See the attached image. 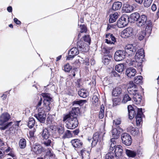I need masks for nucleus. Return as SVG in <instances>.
Here are the masks:
<instances>
[{
  "label": "nucleus",
  "mask_w": 159,
  "mask_h": 159,
  "mask_svg": "<svg viewBox=\"0 0 159 159\" xmlns=\"http://www.w3.org/2000/svg\"><path fill=\"white\" fill-rule=\"evenodd\" d=\"M137 25L139 27L144 25L146 26L145 31L148 34H151L152 28V24L150 20H147V18L145 15L140 16L137 22Z\"/></svg>",
  "instance_id": "obj_1"
},
{
  "label": "nucleus",
  "mask_w": 159,
  "mask_h": 159,
  "mask_svg": "<svg viewBox=\"0 0 159 159\" xmlns=\"http://www.w3.org/2000/svg\"><path fill=\"white\" fill-rule=\"evenodd\" d=\"M144 57V51L143 48H141L137 52L135 56V61H133L130 62V65L135 67L140 66L143 61Z\"/></svg>",
  "instance_id": "obj_2"
},
{
  "label": "nucleus",
  "mask_w": 159,
  "mask_h": 159,
  "mask_svg": "<svg viewBox=\"0 0 159 159\" xmlns=\"http://www.w3.org/2000/svg\"><path fill=\"white\" fill-rule=\"evenodd\" d=\"M66 120V126L68 129H73L77 126L78 122L77 117L67 114L64 116L63 121H65Z\"/></svg>",
  "instance_id": "obj_3"
},
{
  "label": "nucleus",
  "mask_w": 159,
  "mask_h": 159,
  "mask_svg": "<svg viewBox=\"0 0 159 159\" xmlns=\"http://www.w3.org/2000/svg\"><path fill=\"white\" fill-rule=\"evenodd\" d=\"M42 96L44 98L43 106V107L46 112L49 111L52 107L51 103L53 100L51 97V94L48 93H42Z\"/></svg>",
  "instance_id": "obj_4"
},
{
  "label": "nucleus",
  "mask_w": 159,
  "mask_h": 159,
  "mask_svg": "<svg viewBox=\"0 0 159 159\" xmlns=\"http://www.w3.org/2000/svg\"><path fill=\"white\" fill-rule=\"evenodd\" d=\"M86 102V100H76L74 101L73 102V105L74 107L68 115L77 117V116L80 112V108L79 107L82 105Z\"/></svg>",
  "instance_id": "obj_5"
},
{
  "label": "nucleus",
  "mask_w": 159,
  "mask_h": 159,
  "mask_svg": "<svg viewBox=\"0 0 159 159\" xmlns=\"http://www.w3.org/2000/svg\"><path fill=\"white\" fill-rule=\"evenodd\" d=\"M38 113L35 114L34 116L40 122L44 123L46 118V115L44 113V109L42 107H39L38 109Z\"/></svg>",
  "instance_id": "obj_6"
},
{
  "label": "nucleus",
  "mask_w": 159,
  "mask_h": 159,
  "mask_svg": "<svg viewBox=\"0 0 159 159\" xmlns=\"http://www.w3.org/2000/svg\"><path fill=\"white\" fill-rule=\"evenodd\" d=\"M50 128L52 130V133L54 135L57 137L59 136L64 132V128L62 126H51Z\"/></svg>",
  "instance_id": "obj_7"
},
{
  "label": "nucleus",
  "mask_w": 159,
  "mask_h": 159,
  "mask_svg": "<svg viewBox=\"0 0 159 159\" xmlns=\"http://www.w3.org/2000/svg\"><path fill=\"white\" fill-rule=\"evenodd\" d=\"M129 16L126 15H122L117 21V25L120 28H122L126 26L128 23Z\"/></svg>",
  "instance_id": "obj_8"
},
{
  "label": "nucleus",
  "mask_w": 159,
  "mask_h": 159,
  "mask_svg": "<svg viewBox=\"0 0 159 159\" xmlns=\"http://www.w3.org/2000/svg\"><path fill=\"white\" fill-rule=\"evenodd\" d=\"M137 46L132 44H128L125 47V53H126L129 56L134 54L136 51Z\"/></svg>",
  "instance_id": "obj_9"
},
{
  "label": "nucleus",
  "mask_w": 159,
  "mask_h": 159,
  "mask_svg": "<svg viewBox=\"0 0 159 159\" xmlns=\"http://www.w3.org/2000/svg\"><path fill=\"white\" fill-rule=\"evenodd\" d=\"M122 143L126 146L130 145L132 142V139L129 134L127 133H124L121 135Z\"/></svg>",
  "instance_id": "obj_10"
},
{
  "label": "nucleus",
  "mask_w": 159,
  "mask_h": 159,
  "mask_svg": "<svg viewBox=\"0 0 159 159\" xmlns=\"http://www.w3.org/2000/svg\"><path fill=\"white\" fill-rule=\"evenodd\" d=\"M11 116L7 112H4L0 116V125H4L11 118Z\"/></svg>",
  "instance_id": "obj_11"
},
{
  "label": "nucleus",
  "mask_w": 159,
  "mask_h": 159,
  "mask_svg": "<svg viewBox=\"0 0 159 159\" xmlns=\"http://www.w3.org/2000/svg\"><path fill=\"white\" fill-rule=\"evenodd\" d=\"M125 54L124 51L118 50L115 54L114 59L116 61H121L125 58Z\"/></svg>",
  "instance_id": "obj_12"
},
{
  "label": "nucleus",
  "mask_w": 159,
  "mask_h": 159,
  "mask_svg": "<svg viewBox=\"0 0 159 159\" xmlns=\"http://www.w3.org/2000/svg\"><path fill=\"white\" fill-rule=\"evenodd\" d=\"M79 53V50L76 48H73L68 52V56L67 57L66 60H70L73 58L74 57Z\"/></svg>",
  "instance_id": "obj_13"
},
{
  "label": "nucleus",
  "mask_w": 159,
  "mask_h": 159,
  "mask_svg": "<svg viewBox=\"0 0 159 159\" xmlns=\"http://www.w3.org/2000/svg\"><path fill=\"white\" fill-rule=\"evenodd\" d=\"M88 46L83 41H79L77 43V48L79 51L83 52L87 51L88 50Z\"/></svg>",
  "instance_id": "obj_14"
},
{
  "label": "nucleus",
  "mask_w": 159,
  "mask_h": 159,
  "mask_svg": "<svg viewBox=\"0 0 159 159\" xmlns=\"http://www.w3.org/2000/svg\"><path fill=\"white\" fill-rule=\"evenodd\" d=\"M137 86L133 82H130L127 89V91L129 94H134L135 92H137L136 89Z\"/></svg>",
  "instance_id": "obj_15"
},
{
  "label": "nucleus",
  "mask_w": 159,
  "mask_h": 159,
  "mask_svg": "<svg viewBox=\"0 0 159 159\" xmlns=\"http://www.w3.org/2000/svg\"><path fill=\"white\" fill-rule=\"evenodd\" d=\"M43 150V147L40 144L35 143L32 148V151L36 154H39Z\"/></svg>",
  "instance_id": "obj_16"
},
{
  "label": "nucleus",
  "mask_w": 159,
  "mask_h": 159,
  "mask_svg": "<svg viewBox=\"0 0 159 159\" xmlns=\"http://www.w3.org/2000/svg\"><path fill=\"white\" fill-rule=\"evenodd\" d=\"M122 33L126 37H130L134 34L133 29L131 27H128L125 29Z\"/></svg>",
  "instance_id": "obj_17"
},
{
  "label": "nucleus",
  "mask_w": 159,
  "mask_h": 159,
  "mask_svg": "<svg viewBox=\"0 0 159 159\" xmlns=\"http://www.w3.org/2000/svg\"><path fill=\"white\" fill-rule=\"evenodd\" d=\"M136 73L135 69L133 67H129L127 69L125 72L126 75L130 78L134 76Z\"/></svg>",
  "instance_id": "obj_18"
},
{
  "label": "nucleus",
  "mask_w": 159,
  "mask_h": 159,
  "mask_svg": "<svg viewBox=\"0 0 159 159\" xmlns=\"http://www.w3.org/2000/svg\"><path fill=\"white\" fill-rule=\"evenodd\" d=\"M122 146L120 145H117L115 149V155L117 158H119L121 156L122 153Z\"/></svg>",
  "instance_id": "obj_19"
},
{
  "label": "nucleus",
  "mask_w": 159,
  "mask_h": 159,
  "mask_svg": "<svg viewBox=\"0 0 159 159\" xmlns=\"http://www.w3.org/2000/svg\"><path fill=\"white\" fill-rule=\"evenodd\" d=\"M130 95H134L133 100L136 104H140L142 99L141 96L137 92H135L134 94H130Z\"/></svg>",
  "instance_id": "obj_20"
},
{
  "label": "nucleus",
  "mask_w": 159,
  "mask_h": 159,
  "mask_svg": "<svg viewBox=\"0 0 159 159\" xmlns=\"http://www.w3.org/2000/svg\"><path fill=\"white\" fill-rule=\"evenodd\" d=\"M71 143L75 148H79L82 145V143L78 139H75L72 140Z\"/></svg>",
  "instance_id": "obj_21"
},
{
  "label": "nucleus",
  "mask_w": 159,
  "mask_h": 159,
  "mask_svg": "<svg viewBox=\"0 0 159 159\" xmlns=\"http://www.w3.org/2000/svg\"><path fill=\"white\" fill-rule=\"evenodd\" d=\"M120 130H118L116 128H113L112 131L113 138L115 140L118 138L120 132L123 131V130L121 128L119 129Z\"/></svg>",
  "instance_id": "obj_22"
},
{
  "label": "nucleus",
  "mask_w": 159,
  "mask_h": 159,
  "mask_svg": "<svg viewBox=\"0 0 159 159\" xmlns=\"http://www.w3.org/2000/svg\"><path fill=\"white\" fill-rule=\"evenodd\" d=\"M127 130L134 135H137L139 133V131L137 128H135L132 126H129L127 128Z\"/></svg>",
  "instance_id": "obj_23"
},
{
  "label": "nucleus",
  "mask_w": 159,
  "mask_h": 159,
  "mask_svg": "<svg viewBox=\"0 0 159 159\" xmlns=\"http://www.w3.org/2000/svg\"><path fill=\"white\" fill-rule=\"evenodd\" d=\"M122 5V3L121 2H114L112 5L111 9L114 11L119 10Z\"/></svg>",
  "instance_id": "obj_24"
},
{
  "label": "nucleus",
  "mask_w": 159,
  "mask_h": 159,
  "mask_svg": "<svg viewBox=\"0 0 159 159\" xmlns=\"http://www.w3.org/2000/svg\"><path fill=\"white\" fill-rule=\"evenodd\" d=\"M134 8L132 6L128 4L124 5L123 10L126 13H129L133 11Z\"/></svg>",
  "instance_id": "obj_25"
},
{
  "label": "nucleus",
  "mask_w": 159,
  "mask_h": 159,
  "mask_svg": "<svg viewBox=\"0 0 159 159\" xmlns=\"http://www.w3.org/2000/svg\"><path fill=\"white\" fill-rule=\"evenodd\" d=\"M121 93V89L119 87H116L113 89L112 91L113 96L116 97L120 95Z\"/></svg>",
  "instance_id": "obj_26"
},
{
  "label": "nucleus",
  "mask_w": 159,
  "mask_h": 159,
  "mask_svg": "<svg viewBox=\"0 0 159 159\" xmlns=\"http://www.w3.org/2000/svg\"><path fill=\"white\" fill-rule=\"evenodd\" d=\"M118 14L117 12H115L114 13L111 14L110 16L109 22L112 23L115 22L118 17Z\"/></svg>",
  "instance_id": "obj_27"
},
{
  "label": "nucleus",
  "mask_w": 159,
  "mask_h": 159,
  "mask_svg": "<svg viewBox=\"0 0 159 159\" xmlns=\"http://www.w3.org/2000/svg\"><path fill=\"white\" fill-rule=\"evenodd\" d=\"M41 134L43 139H48L50 136L49 132L46 128L43 129V131L41 133Z\"/></svg>",
  "instance_id": "obj_28"
},
{
  "label": "nucleus",
  "mask_w": 159,
  "mask_h": 159,
  "mask_svg": "<svg viewBox=\"0 0 159 159\" xmlns=\"http://www.w3.org/2000/svg\"><path fill=\"white\" fill-rule=\"evenodd\" d=\"M125 152L127 156L129 157H134L136 155L135 152L130 150L126 149Z\"/></svg>",
  "instance_id": "obj_29"
},
{
  "label": "nucleus",
  "mask_w": 159,
  "mask_h": 159,
  "mask_svg": "<svg viewBox=\"0 0 159 159\" xmlns=\"http://www.w3.org/2000/svg\"><path fill=\"white\" fill-rule=\"evenodd\" d=\"M78 94L80 97L83 98H85L88 95L87 91L83 89L78 91Z\"/></svg>",
  "instance_id": "obj_30"
},
{
  "label": "nucleus",
  "mask_w": 159,
  "mask_h": 159,
  "mask_svg": "<svg viewBox=\"0 0 159 159\" xmlns=\"http://www.w3.org/2000/svg\"><path fill=\"white\" fill-rule=\"evenodd\" d=\"M140 16L139 14L137 12H135L131 14L130 18L131 20L132 21H137Z\"/></svg>",
  "instance_id": "obj_31"
},
{
  "label": "nucleus",
  "mask_w": 159,
  "mask_h": 159,
  "mask_svg": "<svg viewBox=\"0 0 159 159\" xmlns=\"http://www.w3.org/2000/svg\"><path fill=\"white\" fill-rule=\"evenodd\" d=\"M115 70L118 72H122L124 69V65L123 64H120L115 66Z\"/></svg>",
  "instance_id": "obj_32"
},
{
  "label": "nucleus",
  "mask_w": 159,
  "mask_h": 159,
  "mask_svg": "<svg viewBox=\"0 0 159 159\" xmlns=\"http://www.w3.org/2000/svg\"><path fill=\"white\" fill-rule=\"evenodd\" d=\"M112 59V56L111 55H107L105 56L103 61L105 65H108Z\"/></svg>",
  "instance_id": "obj_33"
},
{
  "label": "nucleus",
  "mask_w": 159,
  "mask_h": 159,
  "mask_svg": "<svg viewBox=\"0 0 159 159\" xmlns=\"http://www.w3.org/2000/svg\"><path fill=\"white\" fill-rule=\"evenodd\" d=\"M111 144L110 147V152H112L115 149L116 146V142L115 140L113 138H112L111 139Z\"/></svg>",
  "instance_id": "obj_34"
},
{
  "label": "nucleus",
  "mask_w": 159,
  "mask_h": 159,
  "mask_svg": "<svg viewBox=\"0 0 159 159\" xmlns=\"http://www.w3.org/2000/svg\"><path fill=\"white\" fill-rule=\"evenodd\" d=\"M19 145L21 148H24L26 146V141L24 139H21L19 141Z\"/></svg>",
  "instance_id": "obj_35"
},
{
  "label": "nucleus",
  "mask_w": 159,
  "mask_h": 159,
  "mask_svg": "<svg viewBox=\"0 0 159 159\" xmlns=\"http://www.w3.org/2000/svg\"><path fill=\"white\" fill-rule=\"evenodd\" d=\"M104 109L105 107L104 105H102L100 107V110L99 112V118L100 119H102L104 116Z\"/></svg>",
  "instance_id": "obj_36"
},
{
  "label": "nucleus",
  "mask_w": 159,
  "mask_h": 159,
  "mask_svg": "<svg viewBox=\"0 0 159 159\" xmlns=\"http://www.w3.org/2000/svg\"><path fill=\"white\" fill-rule=\"evenodd\" d=\"M150 34L148 33L145 30V31H142L141 32H140L138 34L139 39L140 40H143L144 38L145 34Z\"/></svg>",
  "instance_id": "obj_37"
},
{
  "label": "nucleus",
  "mask_w": 159,
  "mask_h": 159,
  "mask_svg": "<svg viewBox=\"0 0 159 159\" xmlns=\"http://www.w3.org/2000/svg\"><path fill=\"white\" fill-rule=\"evenodd\" d=\"M143 77L141 76H139L135 77L134 80V82L137 84H140L142 83Z\"/></svg>",
  "instance_id": "obj_38"
},
{
  "label": "nucleus",
  "mask_w": 159,
  "mask_h": 159,
  "mask_svg": "<svg viewBox=\"0 0 159 159\" xmlns=\"http://www.w3.org/2000/svg\"><path fill=\"white\" fill-rule=\"evenodd\" d=\"M90 151L85 149H83L81 151V155L83 158L86 157V156H89L90 154Z\"/></svg>",
  "instance_id": "obj_39"
},
{
  "label": "nucleus",
  "mask_w": 159,
  "mask_h": 159,
  "mask_svg": "<svg viewBox=\"0 0 159 159\" xmlns=\"http://www.w3.org/2000/svg\"><path fill=\"white\" fill-rule=\"evenodd\" d=\"M35 122L34 119L33 118H30L28 123V126L30 128H32L34 125Z\"/></svg>",
  "instance_id": "obj_40"
},
{
  "label": "nucleus",
  "mask_w": 159,
  "mask_h": 159,
  "mask_svg": "<svg viewBox=\"0 0 159 159\" xmlns=\"http://www.w3.org/2000/svg\"><path fill=\"white\" fill-rule=\"evenodd\" d=\"M72 136L71 131L69 130H67L63 135V138L64 139L70 138L72 137Z\"/></svg>",
  "instance_id": "obj_41"
},
{
  "label": "nucleus",
  "mask_w": 159,
  "mask_h": 159,
  "mask_svg": "<svg viewBox=\"0 0 159 159\" xmlns=\"http://www.w3.org/2000/svg\"><path fill=\"white\" fill-rule=\"evenodd\" d=\"M131 99V98L128 94H126L124 97L122 101V102L123 103H125L127 102L130 101Z\"/></svg>",
  "instance_id": "obj_42"
},
{
  "label": "nucleus",
  "mask_w": 159,
  "mask_h": 159,
  "mask_svg": "<svg viewBox=\"0 0 159 159\" xmlns=\"http://www.w3.org/2000/svg\"><path fill=\"white\" fill-rule=\"evenodd\" d=\"M84 41L86 43H85L87 45H89L90 44L91 39L89 35H85L84 37Z\"/></svg>",
  "instance_id": "obj_43"
},
{
  "label": "nucleus",
  "mask_w": 159,
  "mask_h": 159,
  "mask_svg": "<svg viewBox=\"0 0 159 159\" xmlns=\"http://www.w3.org/2000/svg\"><path fill=\"white\" fill-rule=\"evenodd\" d=\"M43 143L46 146H51V140L50 139H43Z\"/></svg>",
  "instance_id": "obj_44"
},
{
  "label": "nucleus",
  "mask_w": 159,
  "mask_h": 159,
  "mask_svg": "<svg viewBox=\"0 0 159 159\" xmlns=\"http://www.w3.org/2000/svg\"><path fill=\"white\" fill-rule=\"evenodd\" d=\"M106 37L107 38L111 39L112 42L114 43L116 41L115 37L112 34H107Z\"/></svg>",
  "instance_id": "obj_45"
},
{
  "label": "nucleus",
  "mask_w": 159,
  "mask_h": 159,
  "mask_svg": "<svg viewBox=\"0 0 159 159\" xmlns=\"http://www.w3.org/2000/svg\"><path fill=\"white\" fill-rule=\"evenodd\" d=\"M153 0H144L143 5L145 7H148L151 5Z\"/></svg>",
  "instance_id": "obj_46"
},
{
  "label": "nucleus",
  "mask_w": 159,
  "mask_h": 159,
  "mask_svg": "<svg viewBox=\"0 0 159 159\" xmlns=\"http://www.w3.org/2000/svg\"><path fill=\"white\" fill-rule=\"evenodd\" d=\"M98 137L99 136L98 135L94 134L93 137V140H94V141L93 140L92 143V145H94V146H95V144L97 143L98 140Z\"/></svg>",
  "instance_id": "obj_47"
},
{
  "label": "nucleus",
  "mask_w": 159,
  "mask_h": 159,
  "mask_svg": "<svg viewBox=\"0 0 159 159\" xmlns=\"http://www.w3.org/2000/svg\"><path fill=\"white\" fill-rule=\"evenodd\" d=\"M136 124L137 125H139L142 122V116L139 115H137L136 116Z\"/></svg>",
  "instance_id": "obj_48"
},
{
  "label": "nucleus",
  "mask_w": 159,
  "mask_h": 159,
  "mask_svg": "<svg viewBox=\"0 0 159 159\" xmlns=\"http://www.w3.org/2000/svg\"><path fill=\"white\" fill-rule=\"evenodd\" d=\"M128 112L129 118L130 119H132L134 117V116H135L136 113L134 110L129 111Z\"/></svg>",
  "instance_id": "obj_49"
},
{
  "label": "nucleus",
  "mask_w": 159,
  "mask_h": 159,
  "mask_svg": "<svg viewBox=\"0 0 159 159\" xmlns=\"http://www.w3.org/2000/svg\"><path fill=\"white\" fill-rule=\"evenodd\" d=\"M114 153L112 152H109L107 153L105 156V159H111L113 157Z\"/></svg>",
  "instance_id": "obj_50"
},
{
  "label": "nucleus",
  "mask_w": 159,
  "mask_h": 159,
  "mask_svg": "<svg viewBox=\"0 0 159 159\" xmlns=\"http://www.w3.org/2000/svg\"><path fill=\"white\" fill-rule=\"evenodd\" d=\"M12 122H9L8 123H7L5 124L4 125H5L4 126L0 127V129L1 130H4L6 129L10 125H11V124H12Z\"/></svg>",
  "instance_id": "obj_51"
},
{
  "label": "nucleus",
  "mask_w": 159,
  "mask_h": 159,
  "mask_svg": "<svg viewBox=\"0 0 159 159\" xmlns=\"http://www.w3.org/2000/svg\"><path fill=\"white\" fill-rule=\"evenodd\" d=\"M71 69V67L69 64H67L64 66V71L66 72H69Z\"/></svg>",
  "instance_id": "obj_52"
},
{
  "label": "nucleus",
  "mask_w": 159,
  "mask_h": 159,
  "mask_svg": "<svg viewBox=\"0 0 159 159\" xmlns=\"http://www.w3.org/2000/svg\"><path fill=\"white\" fill-rule=\"evenodd\" d=\"M96 94H97V93H96L95 94L93 95L92 98L93 102H95V103L98 102V98Z\"/></svg>",
  "instance_id": "obj_53"
},
{
  "label": "nucleus",
  "mask_w": 159,
  "mask_h": 159,
  "mask_svg": "<svg viewBox=\"0 0 159 159\" xmlns=\"http://www.w3.org/2000/svg\"><path fill=\"white\" fill-rule=\"evenodd\" d=\"M81 30L80 32L82 33L84 32H86V28L84 25H80V26Z\"/></svg>",
  "instance_id": "obj_54"
},
{
  "label": "nucleus",
  "mask_w": 159,
  "mask_h": 159,
  "mask_svg": "<svg viewBox=\"0 0 159 159\" xmlns=\"http://www.w3.org/2000/svg\"><path fill=\"white\" fill-rule=\"evenodd\" d=\"M114 125H118L121 123V120L120 119H116L113 120Z\"/></svg>",
  "instance_id": "obj_55"
},
{
  "label": "nucleus",
  "mask_w": 159,
  "mask_h": 159,
  "mask_svg": "<svg viewBox=\"0 0 159 159\" xmlns=\"http://www.w3.org/2000/svg\"><path fill=\"white\" fill-rule=\"evenodd\" d=\"M42 99L41 97L40 98V100L39 101V102H38V103H37V104L36 106L37 108L38 109L40 107V106L42 104Z\"/></svg>",
  "instance_id": "obj_56"
},
{
  "label": "nucleus",
  "mask_w": 159,
  "mask_h": 159,
  "mask_svg": "<svg viewBox=\"0 0 159 159\" xmlns=\"http://www.w3.org/2000/svg\"><path fill=\"white\" fill-rule=\"evenodd\" d=\"M72 64L75 66H78L80 64V62L79 60H76Z\"/></svg>",
  "instance_id": "obj_57"
},
{
  "label": "nucleus",
  "mask_w": 159,
  "mask_h": 159,
  "mask_svg": "<svg viewBox=\"0 0 159 159\" xmlns=\"http://www.w3.org/2000/svg\"><path fill=\"white\" fill-rule=\"evenodd\" d=\"M142 108H138L137 115H139L140 116H142Z\"/></svg>",
  "instance_id": "obj_58"
},
{
  "label": "nucleus",
  "mask_w": 159,
  "mask_h": 159,
  "mask_svg": "<svg viewBox=\"0 0 159 159\" xmlns=\"http://www.w3.org/2000/svg\"><path fill=\"white\" fill-rule=\"evenodd\" d=\"M157 9V7L156 4H153L152 6L151 9L153 11H155Z\"/></svg>",
  "instance_id": "obj_59"
},
{
  "label": "nucleus",
  "mask_w": 159,
  "mask_h": 159,
  "mask_svg": "<svg viewBox=\"0 0 159 159\" xmlns=\"http://www.w3.org/2000/svg\"><path fill=\"white\" fill-rule=\"evenodd\" d=\"M52 152L50 150H48L46 153V155L48 156H52Z\"/></svg>",
  "instance_id": "obj_60"
},
{
  "label": "nucleus",
  "mask_w": 159,
  "mask_h": 159,
  "mask_svg": "<svg viewBox=\"0 0 159 159\" xmlns=\"http://www.w3.org/2000/svg\"><path fill=\"white\" fill-rule=\"evenodd\" d=\"M84 63L85 65L86 66H89V59L88 58H86L84 60Z\"/></svg>",
  "instance_id": "obj_61"
},
{
  "label": "nucleus",
  "mask_w": 159,
  "mask_h": 159,
  "mask_svg": "<svg viewBox=\"0 0 159 159\" xmlns=\"http://www.w3.org/2000/svg\"><path fill=\"white\" fill-rule=\"evenodd\" d=\"M72 133H73L75 135H77L79 133V130L78 129H76L73 131H71Z\"/></svg>",
  "instance_id": "obj_62"
},
{
  "label": "nucleus",
  "mask_w": 159,
  "mask_h": 159,
  "mask_svg": "<svg viewBox=\"0 0 159 159\" xmlns=\"http://www.w3.org/2000/svg\"><path fill=\"white\" fill-rule=\"evenodd\" d=\"M14 22L16 23L17 24L19 25L20 24V21L17 18H15L14 19Z\"/></svg>",
  "instance_id": "obj_63"
},
{
  "label": "nucleus",
  "mask_w": 159,
  "mask_h": 159,
  "mask_svg": "<svg viewBox=\"0 0 159 159\" xmlns=\"http://www.w3.org/2000/svg\"><path fill=\"white\" fill-rule=\"evenodd\" d=\"M106 42L108 44H114V42H113L112 41H111L110 40V39H109L108 38L106 39Z\"/></svg>",
  "instance_id": "obj_64"
}]
</instances>
